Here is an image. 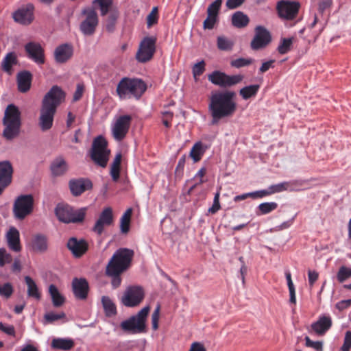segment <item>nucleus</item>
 <instances>
[{
  "mask_svg": "<svg viewBox=\"0 0 351 351\" xmlns=\"http://www.w3.org/2000/svg\"><path fill=\"white\" fill-rule=\"evenodd\" d=\"M260 89L259 84H252L243 87L239 90V95L244 100L254 97Z\"/></svg>",
  "mask_w": 351,
  "mask_h": 351,
  "instance_id": "obj_39",
  "label": "nucleus"
},
{
  "mask_svg": "<svg viewBox=\"0 0 351 351\" xmlns=\"http://www.w3.org/2000/svg\"><path fill=\"white\" fill-rule=\"evenodd\" d=\"M69 188L74 197L80 196L85 191L92 189L91 180L86 178H73L69 182Z\"/></svg>",
  "mask_w": 351,
  "mask_h": 351,
  "instance_id": "obj_18",
  "label": "nucleus"
},
{
  "mask_svg": "<svg viewBox=\"0 0 351 351\" xmlns=\"http://www.w3.org/2000/svg\"><path fill=\"white\" fill-rule=\"evenodd\" d=\"M269 195L268 189L251 192V197L253 199L263 198Z\"/></svg>",
  "mask_w": 351,
  "mask_h": 351,
  "instance_id": "obj_63",
  "label": "nucleus"
},
{
  "mask_svg": "<svg viewBox=\"0 0 351 351\" xmlns=\"http://www.w3.org/2000/svg\"><path fill=\"white\" fill-rule=\"evenodd\" d=\"M8 247L14 252H20L21 250L20 244V234L15 227H11L6 234Z\"/></svg>",
  "mask_w": 351,
  "mask_h": 351,
  "instance_id": "obj_27",
  "label": "nucleus"
},
{
  "mask_svg": "<svg viewBox=\"0 0 351 351\" xmlns=\"http://www.w3.org/2000/svg\"><path fill=\"white\" fill-rule=\"evenodd\" d=\"M186 156L183 155L180 157L178 162V165L175 170V173L178 176H182L183 175V171L186 163Z\"/></svg>",
  "mask_w": 351,
  "mask_h": 351,
  "instance_id": "obj_59",
  "label": "nucleus"
},
{
  "mask_svg": "<svg viewBox=\"0 0 351 351\" xmlns=\"http://www.w3.org/2000/svg\"><path fill=\"white\" fill-rule=\"evenodd\" d=\"M219 19L215 16L208 15L206 19L203 23V27L204 29H212L214 28L215 24L218 22Z\"/></svg>",
  "mask_w": 351,
  "mask_h": 351,
  "instance_id": "obj_54",
  "label": "nucleus"
},
{
  "mask_svg": "<svg viewBox=\"0 0 351 351\" xmlns=\"http://www.w3.org/2000/svg\"><path fill=\"white\" fill-rule=\"evenodd\" d=\"M122 154L119 152L116 154L113 162L110 166V176L113 181L117 182L120 177V168L121 163Z\"/></svg>",
  "mask_w": 351,
  "mask_h": 351,
  "instance_id": "obj_38",
  "label": "nucleus"
},
{
  "mask_svg": "<svg viewBox=\"0 0 351 351\" xmlns=\"http://www.w3.org/2000/svg\"><path fill=\"white\" fill-rule=\"evenodd\" d=\"M32 250L36 252L43 253L48 249L47 237L43 234L34 235L32 239Z\"/></svg>",
  "mask_w": 351,
  "mask_h": 351,
  "instance_id": "obj_28",
  "label": "nucleus"
},
{
  "mask_svg": "<svg viewBox=\"0 0 351 351\" xmlns=\"http://www.w3.org/2000/svg\"><path fill=\"white\" fill-rule=\"evenodd\" d=\"M254 60L253 58H239L235 60H233L230 62V65L232 67L240 69L241 67L247 66L250 65L254 62Z\"/></svg>",
  "mask_w": 351,
  "mask_h": 351,
  "instance_id": "obj_48",
  "label": "nucleus"
},
{
  "mask_svg": "<svg viewBox=\"0 0 351 351\" xmlns=\"http://www.w3.org/2000/svg\"><path fill=\"white\" fill-rule=\"evenodd\" d=\"M34 6L28 3L25 7L21 8L13 13L14 20L22 25H29L34 20Z\"/></svg>",
  "mask_w": 351,
  "mask_h": 351,
  "instance_id": "obj_21",
  "label": "nucleus"
},
{
  "mask_svg": "<svg viewBox=\"0 0 351 351\" xmlns=\"http://www.w3.org/2000/svg\"><path fill=\"white\" fill-rule=\"evenodd\" d=\"M293 38H282L280 40V43L277 48V51L280 54H285L288 53L291 47L293 44Z\"/></svg>",
  "mask_w": 351,
  "mask_h": 351,
  "instance_id": "obj_44",
  "label": "nucleus"
},
{
  "mask_svg": "<svg viewBox=\"0 0 351 351\" xmlns=\"http://www.w3.org/2000/svg\"><path fill=\"white\" fill-rule=\"evenodd\" d=\"M217 45L219 50L221 51H230L232 49L234 43L225 36H218L217 39Z\"/></svg>",
  "mask_w": 351,
  "mask_h": 351,
  "instance_id": "obj_42",
  "label": "nucleus"
},
{
  "mask_svg": "<svg viewBox=\"0 0 351 351\" xmlns=\"http://www.w3.org/2000/svg\"><path fill=\"white\" fill-rule=\"evenodd\" d=\"M33 75L27 70L19 71L16 75L18 90L21 93H27L31 88Z\"/></svg>",
  "mask_w": 351,
  "mask_h": 351,
  "instance_id": "obj_24",
  "label": "nucleus"
},
{
  "mask_svg": "<svg viewBox=\"0 0 351 351\" xmlns=\"http://www.w3.org/2000/svg\"><path fill=\"white\" fill-rule=\"evenodd\" d=\"M207 148L208 147L201 141L196 142L193 145L189 154L193 162H197L202 159Z\"/></svg>",
  "mask_w": 351,
  "mask_h": 351,
  "instance_id": "obj_31",
  "label": "nucleus"
},
{
  "mask_svg": "<svg viewBox=\"0 0 351 351\" xmlns=\"http://www.w3.org/2000/svg\"><path fill=\"white\" fill-rule=\"evenodd\" d=\"M245 0H227L226 6L230 10H234L241 6Z\"/></svg>",
  "mask_w": 351,
  "mask_h": 351,
  "instance_id": "obj_62",
  "label": "nucleus"
},
{
  "mask_svg": "<svg viewBox=\"0 0 351 351\" xmlns=\"http://www.w3.org/2000/svg\"><path fill=\"white\" fill-rule=\"evenodd\" d=\"M13 168L8 160L0 162V195L12 182Z\"/></svg>",
  "mask_w": 351,
  "mask_h": 351,
  "instance_id": "obj_20",
  "label": "nucleus"
},
{
  "mask_svg": "<svg viewBox=\"0 0 351 351\" xmlns=\"http://www.w3.org/2000/svg\"><path fill=\"white\" fill-rule=\"evenodd\" d=\"M156 37L145 36L141 41L136 53V59L138 62L145 63L149 61L156 51Z\"/></svg>",
  "mask_w": 351,
  "mask_h": 351,
  "instance_id": "obj_11",
  "label": "nucleus"
},
{
  "mask_svg": "<svg viewBox=\"0 0 351 351\" xmlns=\"http://www.w3.org/2000/svg\"><path fill=\"white\" fill-rule=\"evenodd\" d=\"M298 183H299V181L293 180L291 182H283L276 184L271 185L267 188L269 192V195L276 193H280L284 191H291L293 190V185H295Z\"/></svg>",
  "mask_w": 351,
  "mask_h": 351,
  "instance_id": "obj_34",
  "label": "nucleus"
},
{
  "mask_svg": "<svg viewBox=\"0 0 351 351\" xmlns=\"http://www.w3.org/2000/svg\"><path fill=\"white\" fill-rule=\"evenodd\" d=\"M220 209L219 192H217L214 196L213 206L208 208V213L213 215L217 213Z\"/></svg>",
  "mask_w": 351,
  "mask_h": 351,
  "instance_id": "obj_53",
  "label": "nucleus"
},
{
  "mask_svg": "<svg viewBox=\"0 0 351 351\" xmlns=\"http://www.w3.org/2000/svg\"><path fill=\"white\" fill-rule=\"evenodd\" d=\"M236 96L234 91L229 90L211 93L208 109L212 125H217L221 119L231 117L235 113L237 109Z\"/></svg>",
  "mask_w": 351,
  "mask_h": 351,
  "instance_id": "obj_1",
  "label": "nucleus"
},
{
  "mask_svg": "<svg viewBox=\"0 0 351 351\" xmlns=\"http://www.w3.org/2000/svg\"><path fill=\"white\" fill-rule=\"evenodd\" d=\"M306 346L312 348L317 351H322L323 343L322 341H313L308 337H305Z\"/></svg>",
  "mask_w": 351,
  "mask_h": 351,
  "instance_id": "obj_57",
  "label": "nucleus"
},
{
  "mask_svg": "<svg viewBox=\"0 0 351 351\" xmlns=\"http://www.w3.org/2000/svg\"><path fill=\"white\" fill-rule=\"evenodd\" d=\"M24 280L27 287V295L39 300L41 295L35 281L29 276H25Z\"/></svg>",
  "mask_w": 351,
  "mask_h": 351,
  "instance_id": "obj_35",
  "label": "nucleus"
},
{
  "mask_svg": "<svg viewBox=\"0 0 351 351\" xmlns=\"http://www.w3.org/2000/svg\"><path fill=\"white\" fill-rule=\"evenodd\" d=\"M134 255L132 250L125 247L119 248L113 254L106 268V274L112 278L113 289L121 285V274L130 267Z\"/></svg>",
  "mask_w": 351,
  "mask_h": 351,
  "instance_id": "obj_3",
  "label": "nucleus"
},
{
  "mask_svg": "<svg viewBox=\"0 0 351 351\" xmlns=\"http://www.w3.org/2000/svg\"><path fill=\"white\" fill-rule=\"evenodd\" d=\"M0 330L8 335H15V329L12 325H5L2 322H0Z\"/></svg>",
  "mask_w": 351,
  "mask_h": 351,
  "instance_id": "obj_61",
  "label": "nucleus"
},
{
  "mask_svg": "<svg viewBox=\"0 0 351 351\" xmlns=\"http://www.w3.org/2000/svg\"><path fill=\"white\" fill-rule=\"evenodd\" d=\"M18 64V59L16 53L14 51L8 53L3 58L1 66L2 70L11 75L12 74V66Z\"/></svg>",
  "mask_w": 351,
  "mask_h": 351,
  "instance_id": "obj_29",
  "label": "nucleus"
},
{
  "mask_svg": "<svg viewBox=\"0 0 351 351\" xmlns=\"http://www.w3.org/2000/svg\"><path fill=\"white\" fill-rule=\"evenodd\" d=\"M300 3L296 1L281 0L277 3L276 10L280 19L291 21L298 14Z\"/></svg>",
  "mask_w": 351,
  "mask_h": 351,
  "instance_id": "obj_13",
  "label": "nucleus"
},
{
  "mask_svg": "<svg viewBox=\"0 0 351 351\" xmlns=\"http://www.w3.org/2000/svg\"><path fill=\"white\" fill-rule=\"evenodd\" d=\"M74 346V341L71 339L56 338L51 342V347L61 350H69Z\"/></svg>",
  "mask_w": 351,
  "mask_h": 351,
  "instance_id": "obj_36",
  "label": "nucleus"
},
{
  "mask_svg": "<svg viewBox=\"0 0 351 351\" xmlns=\"http://www.w3.org/2000/svg\"><path fill=\"white\" fill-rule=\"evenodd\" d=\"M113 222L112 210L110 207L104 208L95 221L92 231L98 236L101 235L106 226H110Z\"/></svg>",
  "mask_w": 351,
  "mask_h": 351,
  "instance_id": "obj_17",
  "label": "nucleus"
},
{
  "mask_svg": "<svg viewBox=\"0 0 351 351\" xmlns=\"http://www.w3.org/2000/svg\"><path fill=\"white\" fill-rule=\"evenodd\" d=\"M332 324L330 315H322L319 317L317 322L311 324V328L317 335H323L331 328Z\"/></svg>",
  "mask_w": 351,
  "mask_h": 351,
  "instance_id": "obj_26",
  "label": "nucleus"
},
{
  "mask_svg": "<svg viewBox=\"0 0 351 351\" xmlns=\"http://www.w3.org/2000/svg\"><path fill=\"white\" fill-rule=\"evenodd\" d=\"M158 21V8L154 7L147 17V26L148 28L156 24Z\"/></svg>",
  "mask_w": 351,
  "mask_h": 351,
  "instance_id": "obj_51",
  "label": "nucleus"
},
{
  "mask_svg": "<svg viewBox=\"0 0 351 351\" xmlns=\"http://www.w3.org/2000/svg\"><path fill=\"white\" fill-rule=\"evenodd\" d=\"M231 22L234 27L237 28H243L248 25L250 19L248 16L243 12L237 11L232 15Z\"/></svg>",
  "mask_w": 351,
  "mask_h": 351,
  "instance_id": "obj_32",
  "label": "nucleus"
},
{
  "mask_svg": "<svg viewBox=\"0 0 351 351\" xmlns=\"http://www.w3.org/2000/svg\"><path fill=\"white\" fill-rule=\"evenodd\" d=\"M285 277L287 282V286L289 288V302L293 304H295L296 303V298H295V286L293 283L292 279H291V274L289 270H287L285 271Z\"/></svg>",
  "mask_w": 351,
  "mask_h": 351,
  "instance_id": "obj_43",
  "label": "nucleus"
},
{
  "mask_svg": "<svg viewBox=\"0 0 351 351\" xmlns=\"http://www.w3.org/2000/svg\"><path fill=\"white\" fill-rule=\"evenodd\" d=\"M278 208V204L274 202H264L258 205V209L259 213L258 215H266Z\"/></svg>",
  "mask_w": 351,
  "mask_h": 351,
  "instance_id": "obj_45",
  "label": "nucleus"
},
{
  "mask_svg": "<svg viewBox=\"0 0 351 351\" xmlns=\"http://www.w3.org/2000/svg\"><path fill=\"white\" fill-rule=\"evenodd\" d=\"M66 317V314L64 312L60 313H54L53 312L45 313L44 315V319L45 324H52L53 322L64 319Z\"/></svg>",
  "mask_w": 351,
  "mask_h": 351,
  "instance_id": "obj_49",
  "label": "nucleus"
},
{
  "mask_svg": "<svg viewBox=\"0 0 351 351\" xmlns=\"http://www.w3.org/2000/svg\"><path fill=\"white\" fill-rule=\"evenodd\" d=\"M117 19V15L116 14H111L108 16L106 25L108 32H112L114 31Z\"/></svg>",
  "mask_w": 351,
  "mask_h": 351,
  "instance_id": "obj_56",
  "label": "nucleus"
},
{
  "mask_svg": "<svg viewBox=\"0 0 351 351\" xmlns=\"http://www.w3.org/2000/svg\"><path fill=\"white\" fill-rule=\"evenodd\" d=\"M93 3H97L99 6L101 15L105 16L108 12L109 9L112 4V0H94Z\"/></svg>",
  "mask_w": 351,
  "mask_h": 351,
  "instance_id": "obj_50",
  "label": "nucleus"
},
{
  "mask_svg": "<svg viewBox=\"0 0 351 351\" xmlns=\"http://www.w3.org/2000/svg\"><path fill=\"white\" fill-rule=\"evenodd\" d=\"M351 348V331L346 332L343 343L341 348V351H350Z\"/></svg>",
  "mask_w": 351,
  "mask_h": 351,
  "instance_id": "obj_58",
  "label": "nucleus"
},
{
  "mask_svg": "<svg viewBox=\"0 0 351 351\" xmlns=\"http://www.w3.org/2000/svg\"><path fill=\"white\" fill-rule=\"evenodd\" d=\"M72 289L77 299L81 300H86L89 291L88 281L83 278H74L72 281Z\"/></svg>",
  "mask_w": 351,
  "mask_h": 351,
  "instance_id": "obj_22",
  "label": "nucleus"
},
{
  "mask_svg": "<svg viewBox=\"0 0 351 351\" xmlns=\"http://www.w3.org/2000/svg\"><path fill=\"white\" fill-rule=\"evenodd\" d=\"M146 90L147 84L142 79L124 77L118 83L116 92L120 99H139Z\"/></svg>",
  "mask_w": 351,
  "mask_h": 351,
  "instance_id": "obj_5",
  "label": "nucleus"
},
{
  "mask_svg": "<svg viewBox=\"0 0 351 351\" xmlns=\"http://www.w3.org/2000/svg\"><path fill=\"white\" fill-rule=\"evenodd\" d=\"M351 278V268L346 266H341L337 273V279L339 282L342 283Z\"/></svg>",
  "mask_w": 351,
  "mask_h": 351,
  "instance_id": "obj_47",
  "label": "nucleus"
},
{
  "mask_svg": "<svg viewBox=\"0 0 351 351\" xmlns=\"http://www.w3.org/2000/svg\"><path fill=\"white\" fill-rule=\"evenodd\" d=\"M107 147L108 141L103 136L99 135L94 138L90 151H110Z\"/></svg>",
  "mask_w": 351,
  "mask_h": 351,
  "instance_id": "obj_41",
  "label": "nucleus"
},
{
  "mask_svg": "<svg viewBox=\"0 0 351 351\" xmlns=\"http://www.w3.org/2000/svg\"><path fill=\"white\" fill-rule=\"evenodd\" d=\"M86 208L75 210L69 204H58L55 208V214L58 220L64 223H81L84 220Z\"/></svg>",
  "mask_w": 351,
  "mask_h": 351,
  "instance_id": "obj_6",
  "label": "nucleus"
},
{
  "mask_svg": "<svg viewBox=\"0 0 351 351\" xmlns=\"http://www.w3.org/2000/svg\"><path fill=\"white\" fill-rule=\"evenodd\" d=\"M34 197L32 194L21 195L13 204V214L16 219L22 220L31 214L34 209Z\"/></svg>",
  "mask_w": 351,
  "mask_h": 351,
  "instance_id": "obj_8",
  "label": "nucleus"
},
{
  "mask_svg": "<svg viewBox=\"0 0 351 351\" xmlns=\"http://www.w3.org/2000/svg\"><path fill=\"white\" fill-rule=\"evenodd\" d=\"M26 57L37 64L42 65L45 62V49L40 43L29 41L24 45Z\"/></svg>",
  "mask_w": 351,
  "mask_h": 351,
  "instance_id": "obj_14",
  "label": "nucleus"
},
{
  "mask_svg": "<svg viewBox=\"0 0 351 351\" xmlns=\"http://www.w3.org/2000/svg\"><path fill=\"white\" fill-rule=\"evenodd\" d=\"M101 303L106 317H111L117 315V306L108 296H102Z\"/></svg>",
  "mask_w": 351,
  "mask_h": 351,
  "instance_id": "obj_37",
  "label": "nucleus"
},
{
  "mask_svg": "<svg viewBox=\"0 0 351 351\" xmlns=\"http://www.w3.org/2000/svg\"><path fill=\"white\" fill-rule=\"evenodd\" d=\"M244 78L241 74L229 75L220 71H214L208 75V80L219 87H231L241 83Z\"/></svg>",
  "mask_w": 351,
  "mask_h": 351,
  "instance_id": "obj_9",
  "label": "nucleus"
},
{
  "mask_svg": "<svg viewBox=\"0 0 351 351\" xmlns=\"http://www.w3.org/2000/svg\"><path fill=\"white\" fill-rule=\"evenodd\" d=\"M149 306L143 307L136 315L123 321L120 326L125 332L132 333H141L145 331L146 319L149 312Z\"/></svg>",
  "mask_w": 351,
  "mask_h": 351,
  "instance_id": "obj_7",
  "label": "nucleus"
},
{
  "mask_svg": "<svg viewBox=\"0 0 351 351\" xmlns=\"http://www.w3.org/2000/svg\"><path fill=\"white\" fill-rule=\"evenodd\" d=\"M335 306L338 310L343 311L351 306V299L341 300Z\"/></svg>",
  "mask_w": 351,
  "mask_h": 351,
  "instance_id": "obj_64",
  "label": "nucleus"
},
{
  "mask_svg": "<svg viewBox=\"0 0 351 351\" xmlns=\"http://www.w3.org/2000/svg\"><path fill=\"white\" fill-rule=\"evenodd\" d=\"M64 99V92L57 85L53 86L44 96L38 119V125L43 132L52 128L57 108Z\"/></svg>",
  "mask_w": 351,
  "mask_h": 351,
  "instance_id": "obj_2",
  "label": "nucleus"
},
{
  "mask_svg": "<svg viewBox=\"0 0 351 351\" xmlns=\"http://www.w3.org/2000/svg\"><path fill=\"white\" fill-rule=\"evenodd\" d=\"M66 247L75 258H80L88 251V244L84 239L73 237L68 239Z\"/></svg>",
  "mask_w": 351,
  "mask_h": 351,
  "instance_id": "obj_19",
  "label": "nucleus"
},
{
  "mask_svg": "<svg viewBox=\"0 0 351 351\" xmlns=\"http://www.w3.org/2000/svg\"><path fill=\"white\" fill-rule=\"evenodd\" d=\"M205 71V62L204 60H202L197 64H195L192 69L193 75L194 77L197 76H200L203 74Z\"/></svg>",
  "mask_w": 351,
  "mask_h": 351,
  "instance_id": "obj_55",
  "label": "nucleus"
},
{
  "mask_svg": "<svg viewBox=\"0 0 351 351\" xmlns=\"http://www.w3.org/2000/svg\"><path fill=\"white\" fill-rule=\"evenodd\" d=\"M84 19L80 25V30L84 36H92L99 24V18L95 8L86 7L82 10Z\"/></svg>",
  "mask_w": 351,
  "mask_h": 351,
  "instance_id": "obj_10",
  "label": "nucleus"
},
{
  "mask_svg": "<svg viewBox=\"0 0 351 351\" xmlns=\"http://www.w3.org/2000/svg\"><path fill=\"white\" fill-rule=\"evenodd\" d=\"M73 54V47L69 43L58 45L54 50V59L58 64H63L69 60Z\"/></svg>",
  "mask_w": 351,
  "mask_h": 351,
  "instance_id": "obj_23",
  "label": "nucleus"
},
{
  "mask_svg": "<svg viewBox=\"0 0 351 351\" xmlns=\"http://www.w3.org/2000/svg\"><path fill=\"white\" fill-rule=\"evenodd\" d=\"M222 0H215L207 8V15L219 19V14L221 7Z\"/></svg>",
  "mask_w": 351,
  "mask_h": 351,
  "instance_id": "obj_46",
  "label": "nucleus"
},
{
  "mask_svg": "<svg viewBox=\"0 0 351 351\" xmlns=\"http://www.w3.org/2000/svg\"><path fill=\"white\" fill-rule=\"evenodd\" d=\"M13 293L12 285L10 282L4 283L0 285V295L5 298H9Z\"/></svg>",
  "mask_w": 351,
  "mask_h": 351,
  "instance_id": "obj_52",
  "label": "nucleus"
},
{
  "mask_svg": "<svg viewBox=\"0 0 351 351\" xmlns=\"http://www.w3.org/2000/svg\"><path fill=\"white\" fill-rule=\"evenodd\" d=\"M110 151H90L91 160L98 166L106 167L108 161Z\"/></svg>",
  "mask_w": 351,
  "mask_h": 351,
  "instance_id": "obj_30",
  "label": "nucleus"
},
{
  "mask_svg": "<svg viewBox=\"0 0 351 351\" xmlns=\"http://www.w3.org/2000/svg\"><path fill=\"white\" fill-rule=\"evenodd\" d=\"M49 293L54 307H60L65 302V298L60 293L55 285L51 284L49 285Z\"/></svg>",
  "mask_w": 351,
  "mask_h": 351,
  "instance_id": "obj_33",
  "label": "nucleus"
},
{
  "mask_svg": "<svg viewBox=\"0 0 351 351\" xmlns=\"http://www.w3.org/2000/svg\"><path fill=\"white\" fill-rule=\"evenodd\" d=\"M132 213V209L131 208L127 209L124 214L122 215L120 219V229L123 234H126L130 230V223Z\"/></svg>",
  "mask_w": 351,
  "mask_h": 351,
  "instance_id": "obj_40",
  "label": "nucleus"
},
{
  "mask_svg": "<svg viewBox=\"0 0 351 351\" xmlns=\"http://www.w3.org/2000/svg\"><path fill=\"white\" fill-rule=\"evenodd\" d=\"M69 170V165L63 156L55 158L51 163L50 171L53 177L64 176Z\"/></svg>",
  "mask_w": 351,
  "mask_h": 351,
  "instance_id": "obj_25",
  "label": "nucleus"
},
{
  "mask_svg": "<svg viewBox=\"0 0 351 351\" xmlns=\"http://www.w3.org/2000/svg\"><path fill=\"white\" fill-rule=\"evenodd\" d=\"M271 41L270 32L263 26L258 25L255 28V34L251 41V49L255 51L266 47Z\"/></svg>",
  "mask_w": 351,
  "mask_h": 351,
  "instance_id": "obj_15",
  "label": "nucleus"
},
{
  "mask_svg": "<svg viewBox=\"0 0 351 351\" xmlns=\"http://www.w3.org/2000/svg\"><path fill=\"white\" fill-rule=\"evenodd\" d=\"M132 117L130 115L120 116L112 127L114 138L121 141L126 136L130 126Z\"/></svg>",
  "mask_w": 351,
  "mask_h": 351,
  "instance_id": "obj_16",
  "label": "nucleus"
},
{
  "mask_svg": "<svg viewBox=\"0 0 351 351\" xmlns=\"http://www.w3.org/2000/svg\"><path fill=\"white\" fill-rule=\"evenodd\" d=\"M4 129L2 136L7 141H12L19 136L22 125L21 112L16 105L9 104L4 112L2 120Z\"/></svg>",
  "mask_w": 351,
  "mask_h": 351,
  "instance_id": "obj_4",
  "label": "nucleus"
},
{
  "mask_svg": "<svg viewBox=\"0 0 351 351\" xmlns=\"http://www.w3.org/2000/svg\"><path fill=\"white\" fill-rule=\"evenodd\" d=\"M159 316H160V306L158 305L152 315V328L154 330H156L158 328Z\"/></svg>",
  "mask_w": 351,
  "mask_h": 351,
  "instance_id": "obj_60",
  "label": "nucleus"
},
{
  "mask_svg": "<svg viewBox=\"0 0 351 351\" xmlns=\"http://www.w3.org/2000/svg\"><path fill=\"white\" fill-rule=\"evenodd\" d=\"M144 297L145 291L141 286L130 285L125 289L121 302L126 307H135L141 303Z\"/></svg>",
  "mask_w": 351,
  "mask_h": 351,
  "instance_id": "obj_12",
  "label": "nucleus"
}]
</instances>
